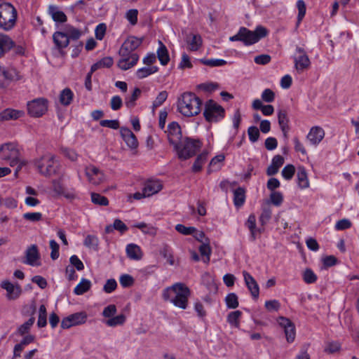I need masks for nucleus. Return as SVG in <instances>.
<instances>
[{
	"label": "nucleus",
	"mask_w": 359,
	"mask_h": 359,
	"mask_svg": "<svg viewBox=\"0 0 359 359\" xmlns=\"http://www.w3.org/2000/svg\"><path fill=\"white\" fill-rule=\"evenodd\" d=\"M191 291L184 283L178 282L165 287L162 291V298L175 307L185 310L189 306Z\"/></svg>",
	"instance_id": "obj_1"
},
{
	"label": "nucleus",
	"mask_w": 359,
	"mask_h": 359,
	"mask_svg": "<svg viewBox=\"0 0 359 359\" xmlns=\"http://www.w3.org/2000/svg\"><path fill=\"white\" fill-rule=\"evenodd\" d=\"M202 101L194 93H184L177 100L178 111L187 117L198 115L201 110Z\"/></svg>",
	"instance_id": "obj_2"
},
{
	"label": "nucleus",
	"mask_w": 359,
	"mask_h": 359,
	"mask_svg": "<svg viewBox=\"0 0 359 359\" xmlns=\"http://www.w3.org/2000/svg\"><path fill=\"white\" fill-rule=\"evenodd\" d=\"M17 20V11L10 3H0V28L9 31L13 29Z\"/></svg>",
	"instance_id": "obj_3"
},
{
	"label": "nucleus",
	"mask_w": 359,
	"mask_h": 359,
	"mask_svg": "<svg viewBox=\"0 0 359 359\" xmlns=\"http://www.w3.org/2000/svg\"><path fill=\"white\" fill-rule=\"evenodd\" d=\"M34 163L39 173L44 176L55 174L59 168V163L55 159V156L50 153L34 160Z\"/></svg>",
	"instance_id": "obj_4"
},
{
	"label": "nucleus",
	"mask_w": 359,
	"mask_h": 359,
	"mask_svg": "<svg viewBox=\"0 0 359 359\" xmlns=\"http://www.w3.org/2000/svg\"><path fill=\"white\" fill-rule=\"evenodd\" d=\"M201 147V143L199 140L186 137L184 140L182 139V143L174 149L177 152L180 158L186 160L195 155Z\"/></svg>",
	"instance_id": "obj_5"
},
{
	"label": "nucleus",
	"mask_w": 359,
	"mask_h": 359,
	"mask_svg": "<svg viewBox=\"0 0 359 359\" xmlns=\"http://www.w3.org/2000/svg\"><path fill=\"white\" fill-rule=\"evenodd\" d=\"M225 115L224 109L212 100H208L205 104L203 116L208 122H218Z\"/></svg>",
	"instance_id": "obj_6"
},
{
	"label": "nucleus",
	"mask_w": 359,
	"mask_h": 359,
	"mask_svg": "<svg viewBox=\"0 0 359 359\" xmlns=\"http://www.w3.org/2000/svg\"><path fill=\"white\" fill-rule=\"evenodd\" d=\"M20 155V151L14 143L8 142L0 147V159L8 161L11 167L18 164Z\"/></svg>",
	"instance_id": "obj_7"
},
{
	"label": "nucleus",
	"mask_w": 359,
	"mask_h": 359,
	"mask_svg": "<svg viewBox=\"0 0 359 359\" xmlns=\"http://www.w3.org/2000/svg\"><path fill=\"white\" fill-rule=\"evenodd\" d=\"M241 28L242 41L247 46L258 42L268 34V30L262 26L257 27L255 31H250L243 27Z\"/></svg>",
	"instance_id": "obj_8"
},
{
	"label": "nucleus",
	"mask_w": 359,
	"mask_h": 359,
	"mask_svg": "<svg viewBox=\"0 0 359 359\" xmlns=\"http://www.w3.org/2000/svg\"><path fill=\"white\" fill-rule=\"evenodd\" d=\"M20 79L19 72L16 69L0 64V88H6L11 83Z\"/></svg>",
	"instance_id": "obj_9"
},
{
	"label": "nucleus",
	"mask_w": 359,
	"mask_h": 359,
	"mask_svg": "<svg viewBox=\"0 0 359 359\" xmlns=\"http://www.w3.org/2000/svg\"><path fill=\"white\" fill-rule=\"evenodd\" d=\"M48 100L43 97L36 98L27 103L28 114L32 117H41L48 110Z\"/></svg>",
	"instance_id": "obj_10"
},
{
	"label": "nucleus",
	"mask_w": 359,
	"mask_h": 359,
	"mask_svg": "<svg viewBox=\"0 0 359 359\" xmlns=\"http://www.w3.org/2000/svg\"><path fill=\"white\" fill-rule=\"evenodd\" d=\"M293 60L294 67L299 73L309 69L311 65L310 59L305 50L299 46H297L295 48Z\"/></svg>",
	"instance_id": "obj_11"
},
{
	"label": "nucleus",
	"mask_w": 359,
	"mask_h": 359,
	"mask_svg": "<svg viewBox=\"0 0 359 359\" xmlns=\"http://www.w3.org/2000/svg\"><path fill=\"white\" fill-rule=\"evenodd\" d=\"M85 175L88 182L95 186L100 185L106 181V176L104 172L92 164L85 168Z\"/></svg>",
	"instance_id": "obj_12"
},
{
	"label": "nucleus",
	"mask_w": 359,
	"mask_h": 359,
	"mask_svg": "<svg viewBox=\"0 0 359 359\" xmlns=\"http://www.w3.org/2000/svg\"><path fill=\"white\" fill-rule=\"evenodd\" d=\"M165 133H167L169 143L172 145L174 148H177L178 144L182 143V140L181 128L179 123L176 121L170 123Z\"/></svg>",
	"instance_id": "obj_13"
},
{
	"label": "nucleus",
	"mask_w": 359,
	"mask_h": 359,
	"mask_svg": "<svg viewBox=\"0 0 359 359\" xmlns=\"http://www.w3.org/2000/svg\"><path fill=\"white\" fill-rule=\"evenodd\" d=\"M88 318L85 311L77 312L64 318L61 321L62 329H69L73 326L84 324Z\"/></svg>",
	"instance_id": "obj_14"
},
{
	"label": "nucleus",
	"mask_w": 359,
	"mask_h": 359,
	"mask_svg": "<svg viewBox=\"0 0 359 359\" xmlns=\"http://www.w3.org/2000/svg\"><path fill=\"white\" fill-rule=\"evenodd\" d=\"M119 59L117 62V66L119 69L126 71L135 66L139 60V55L137 53H126L118 52Z\"/></svg>",
	"instance_id": "obj_15"
},
{
	"label": "nucleus",
	"mask_w": 359,
	"mask_h": 359,
	"mask_svg": "<svg viewBox=\"0 0 359 359\" xmlns=\"http://www.w3.org/2000/svg\"><path fill=\"white\" fill-rule=\"evenodd\" d=\"M143 38L128 36L121 46L118 52L128 54L136 53L135 50L141 46Z\"/></svg>",
	"instance_id": "obj_16"
},
{
	"label": "nucleus",
	"mask_w": 359,
	"mask_h": 359,
	"mask_svg": "<svg viewBox=\"0 0 359 359\" xmlns=\"http://www.w3.org/2000/svg\"><path fill=\"white\" fill-rule=\"evenodd\" d=\"M280 326L283 328L285 334L286 340L288 343H292L294 341L296 336V331L294 325L287 318L280 317L278 319Z\"/></svg>",
	"instance_id": "obj_17"
},
{
	"label": "nucleus",
	"mask_w": 359,
	"mask_h": 359,
	"mask_svg": "<svg viewBox=\"0 0 359 359\" xmlns=\"http://www.w3.org/2000/svg\"><path fill=\"white\" fill-rule=\"evenodd\" d=\"M1 286L6 291V298L8 300H15L21 295L22 288L19 284H13L8 280H4Z\"/></svg>",
	"instance_id": "obj_18"
},
{
	"label": "nucleus",
	"mask_w": 359,
	"mask_h": 359,
	"mask_svg": "<svg viewBox=\"0 0 359 359\" xmlns=\"http://www.w3.org/2000/svg\"><path fill=\"white\" fill-rule=\"evenodd\" d=\"M325 137V130L320 126L312 127L306 135V139L311 145L317 146Z\"/></svg>",
	"instance_id": "obj_19"
},
{
	"label": "nucleus",
	"mask_w": 359,
	"mask_h": 359,
	"mask_svg": "<svg viewBox=\"0 0 359 359\" xmlns=\"http://www.w3.org/2000/svg\"><path fill=\"white\" fill-rule=\"evenodd\" d=\"M26 260L24 263L30 266H39L40 255L36 245H32L25 252Z\"/></svg>",
	"instance_id": "obj_20"
},
{
	"label": "nucleus",
	"mask_w": 359,
	"mask_h": 359,
	"mask_svg": "<svg viewBox=\"0 0 359 359\" xmlns=\"http://www.w3.org/2000/svg\"><path fill=\"white\" fill-rule=\"evenodd\" d=\"M245 283L253 298L257 299L259 294V287L255 279L246 271H243Z\"/></svg>",
	"instance_id": "obj_21"
},
{
	"label": "nucleus",
	"mask_w": 359,
	"mask_h": 359,
	"mask_svg": "<svg viewBox=\"0 0 359 359\" xmlns=\"http://www.w3.org/2000/svg\"><path fill=\"white\" fill-rule=\"evenodd\" d=\"M163 188L162 183L158 180H147L143 187L144 194L149 197L159 192Z\"/></svg>",
	"instance_id": "obj_22"
},
{
	"label": "nucleus",
	"mask_w": 359,
	"mask_h": 359,
	"mask_svg": "<svg viewBox=\"0 0 359 359\" xmlns=\"http://www.w3.org/2000/svg\"><path fill=\"white\" fill-rule=\"evenodd\" d=\"M120 133L123 138V140L125 141L126 144L132 148L135 149L138 146V142L135 137V135L133 133V132L126 127H122L120 129Z\"/></svg>",
	"instance_id": "obj_23"
},
{
	"label": "nucleus",
	"mask_w": 359,
	"mask_h": 359,
	"mask_svg": "<svg viewBox=\"0 0 359 359\" xmlns=\"http://www.w3.org/2000/svg\"><path fill=\"white\" fill-rule=\"evenodd\" d=\"M15 42L8 35L0 34V58L14 47Z\"/></svg>",
	"instance_id": "obj_24"
},
{
	"label": "nucleus",
	"mask_w": 359,
	"mask_h": 359,
	"mask_svg": "<svg viewBox=\"0 0 359 359\" xmlns=\"http://www.w3.org/2000/svg\"><path fill=\"white\" fill-rule=\"evenodd\" d=\"M48 13L55 22L63 23L67 20L65 13L60 11L59 8L55 5H50L48 8Z\"/></svg>",
	"instance_id": "obj_25"
},
{
	"label": "nucleus",
	"mask_w": 359,
	"mask_h": 359,
	"mask_svg": "<svg viewBox=\"0 0 359 359\" xmlns=\"http://www.w3.org/2000/svg\"><path fill=\"white\" fill-rule=\"evenodd\" d=\"M284 163V158L280 155H276L273 156L271 161V165L266 170V174L269 176L274 175L278 172L279 168L283 165Z\"/></svg>",
	"instance_id": "obj_26"
},
{
	"label": "nucleus",
	"mask_w": 359,
	"mask_h": 359,
	"mask_svg": "<svg viewBox=\"0 0 359 359\" xmlns=\"http://www.w3.org/2000/svg\"><path fill=\"white\" fill-rule=\"evenodd\" d=\"M127 256L133 260H140L142 257V252L140 248L134 243L127 245L126 248Z\"/></svg>",
	"instance_id": "obj_27"
},
{
	"label": "nucleus",
	"mask_w": 359,
	"mask_h": 359,
	"mask_svg": "<svg viewBox=\"0 0 359 359\" xmlns=\"http://www.w3.org/2000/svg\"><path fill=\"white\" fill-rule=\"evenodd\" d=\"M53 41L58 48H64L68 46L69 41L65 32H56L53 36Z\"/></svg>",
	"instance_id": "obj_28"
},
{
	"label": "nucleus",
	"mask_w": 359,
	"mask_h": 359,
	"mask_svg": "<svg viewBox=\"0 0 359 359\" xmlns=\"http://www.w3.org/2000/svg\"><path fill=\"white\" fill-rule=\"evenodd\" d=\"M158 48L156 53L158 59L162 65H166L170 61V56L166 46L161 41H158Z\"/></svg>",
	"instance_id": "obj_29"
},
{
	"label": "nucleus",
	"mask_w": 359,
	"mask_h": 359,
	"mask_svg": "<svg viewBox=\"0 0 359 359\" xmlns=\"http://www.w3.org/2000/svg\"><path fill=\"white\" fill-rule=\"evenodd\" d=\"M278 120L281 130L284 135H286V133L289 130V119L287 118V113L285 109H280L278 111Z\"/></svg>",
	"instance_id": "obj_30"
},
{
	"label": "nucleus",
	"mask_w": 359,
	"mask_h": 359,
	"mask_svg": "<svg viewBox=\"0 0 359 359\" xmlns=\"http://www.w3.org/2000/svg\"><path fill=\"white\" fill-rule=\"evenodd\" d=\"M74 98V93L72 90L69 88H66L63 89L59 95V100L61 104L64 106H68L69 105Z\"/></svg>",
	"instance_id": "obj_31"
},
{
	"label": "nucleus",
	"mask_w": 359,
	"mask_h": 359,
	"mask_svg": "<svg viewBox=\"0 0 359 359\" xmlns=\"http://www.w3.org/2000/svg\"><path fill=\"white\" fill-rule=\"evenodd\" d=\"M158 71L157 66H147L138 69L136 72V76L139 79H143L151 74L156 73Z\"/></svg>",
	"instance_id": "obj_32"
},
{
	"label": "nucleus",
	"mask_w": 359,
	"mask_h": 359,
	"mask_svg": "<svg viewBox=\"0 0 359 359\" xmlns=\"http://www.w3.org/2000/svg\"><path fill=\"white\" fill-rule=\"evenodd\" d=\"M126 320V316L121 313L116 316H112L111 318L103 320V323L107 325L108 327H114L116 326L123 325Z\"/></svg>",
	"instance_id": "obj_33"
},
{
	"label": "nucleus",
	"mask_w": 359,
	"mask_h": 359,
	"mask_svg": "<svg viewBox=\"0 0 359 359\" xmlns=\"http://www.w3.org/2000/svg\"><path fill=\"white\" fill-rule=\"evenodd\" d=\"M297 177L298 185L301 189H306L309 187V182L306 170L304 167L298 168Z\"/></svg>",
	"instance_id": "obj_34"
},
{
	"label": "nucleus",
	"mask_w": 359,
	"mask_h": 359,
	"mask_svg": "<svg viewBox=\"0 0 359 359\" xmlns=\"http://www.w3.org/2000/svg\"><path fill=\"white\" fill-rule=\"evenodd\" d=\"M90 286L91 283L89 280L82 278L81 282L74 287V292L76 295H81L88 291Z\"/></svg>",
	"instance_id": "obj_35"
},
{
	"label": "nucleus",
	"mask_w": 359,
	"mask_h": 359,
	"mask_svg": "<svg viewBox=\"0 0 359 359\" xmlns=\"http://www.w3.org/2000/svg\"><path fill=\"white\" fill-rule=\"evenodd\" d=\"M245 200V190L242 187L237 188L233 191V203L236 207L243 205Z\"/></svg>",
	"instance_id": "obj_36"
},
{
	"label": "nucleus",
	"mask_w": 359,
	"mask_h": 359,
	"mask_svg": "<svg viewBox=\"0 0 359 359\" xmlns=\"http://www.w3.org/2000/svg\"><path fill=\"white\" fill-rule=\"evenodd\" d=\"M23 115V111L12 109H6L1 113V117L6 120L17 119Z\"/></svg>",
	"instance_id": "obj_37"
},
{
	"label": "nucleus",
	"mask_w": 359,
	"mask_h": 359,
	"mask_svg": "<svg viewBox=\"0 0 359 359\" xmlns=\"http://www.w3.org/2000/svg\"><path fill=\"white\" fill-rule=\"evenodd\" d=\"M141 95V90L135 88L131 95L125 98V104L128 108H133L135 105V102Z\"/></svg>",
	"instance_id": "obj_38"
},
{
	"label": "nucleus",
	"mask_w": 359,
	"mask_h": 359,
	"mask_svg": "<svg viewBox=\"0 0 359 359\" xmlns=\"http://www.w3.org/2000/svg\"><path fill=\"white\" fill-rule=\"evenodd\" d=\"M189 49L192 51L198 50L202 45V39L198 34H191L190 39L187 41Z\"/></svg>",
	"instance_id": "obj_39"
},
{
	"label": "nucleus",
	"mask_w": 359,
	"mask_h": 359,
	"mask_svg": "<svg viewBox=\"0 0 359 359\" xmlns=\"http://www.w3.org/2000/svg\"><path fill=\"white\" fill-rule=\"evenodd\" d=\"M242 316V312L240 311H232L227 316V322L235 327H239V319Z\"/></svg>",
	"instance_id": "obj_40"
},
{
	"label": "nucleus",
	"mask_w": 359,
	"mask_h": 359,
	"mask_svg": "<svg viewBox=\"0 0 359 359\" xmlns=\"http://www.w3.org/2000/svg\"><path fill=\"white\" fill-rule=\"evenodd\" d=\"M65 33L67 35L69 40H77L81 36V32L79 29L69 25H66Z\"/></svg>",
	"instance_id": "obj_41"
},
{
	"label": "nucleus",
	"mask_w": 359,
	"mask_h": 359,
	"mask_svg": "<svg viewBox=\"0 0 359 359\" xmlns=\"http://www.w3.org/2000/svg\"><path fill=\"white\" fill-rule=\"evenodd\" d=\"M47 312L46 306L42 304L39 307L37 325L39 327H43L47 325Z\"/></svg>",
	"instance_id": "obj_42"
},
{
	"label": "nucleus",
	"mask_w": 359,
	"mask_h": 359,
	"mask_svg": "<svg viewBox=\"0 0 359 359\" xmlns=\"http://www.w3.org/2000/svg\"><path fill=\"white\" fill-rule=\"evenodd\" d=\"M207 161V153H201L199 154L195 162L194 163L192 170L194 172H198L201 170L203 165Z\"/></svg>",
	"instance_id": "obj_43"
},
{
	"label": "nucleus",
	"mask_w": 359,
	"mask_h": 359,
	"mask_svg": "<svg viewBox=\"0 0 359 359\" xmlns=\"http://www.w3.org/2000/svg\"><path fill=\"white\" fill-rule=\"evenodd\" d=\"M133 226L140 229L145 234L154 235L156 233L155 228L144 222L137 223Z\"/></svg>",
	"instance_id": "obj_44"
},
{
	"label": "nucleus",
	"mask_w": 359,
	"mask_h": 359,
	"mask_svg": "<svg viewBox=\"0 0 359 359\" xmlns=\"http://www.w3.org/2000/svg\"><path fill=\"white\" fill-rule=\"evenodd\" d=\"M297 8L298 9L297 27H298L306 14L305 2L303 0H298L297 1Z\"/></svg>",
	"instance_id": "obj_45"
},
{
	"label": "nucleus",
	"mask_w": 359,
	"mask_h": 359,
	"mask_svg": "<svg viewBox=\"0 0 359 359\" xmlns=\"http://www.w3.org/2000/svg\"><path fill=\"white\" fill-rule=\"evenodd\" d=\"M199 252L201 256L203 257V261L205 263H208L211 254V249L208 243H202V245L199 247Z\"/></svg>",
	"instance_id": "obj_46"
},
{
	"label": "nucleus",
	"mask_w": 359,
	"mask_h": 359,
	"mask_svg": "<svg viewBox=\"0 0 359 359\" xmlns=\"http://www.w3.org/2000/svg\"><path fill=\"white\" fill-rule=\"evenodd\" d=\"M304 281L307 284L314 283L317 280V276L311 269H306L302 273Z\"/></svg>",
	"instance_id": "obj_47"
},
{
	"label": "nucleus",
	"mask_w": 359,
	"mask_h": 359,
	"mask_svg": "<svg viewBox=\"0 0 359 359\" xmlns=\"http://www.w3.org/2000/svg\"><path fill=\"white\" fill-rule=\"evenodd\" d=\"M91 201L93 203L99 205L107 206L109 204V201L107 197L97 193L91 194Z\"/></svg>",
	"instance_id": "obj_48"
},
{
	"label": "nucleus",
	"mask_w": 359,
	"mask_h": 359,
	"mask_svg": "<svg viewBox=\"0 0 359 359\" xmlns=\"http://www.w3.org/2000/svg\"><path fill=\"white\" fill-rule=\"evenodd\" d=\"M200 62L210 67H221L226 64V61L222 59H201Z\"/></svg>",
	"instance_id": "obj_49"
},
{
	"label": "nucleus",
	"mask_w": 359,
	"mask_h": 359,
	"mask_svg": "<svg viewBox=\"0 0 359 359\" xmlns=\"http://www.w3.org/2000/svg\"><path fill=\"white\" fill-rule=\"evenodd\" d=\"M295 173V168L292 164L285 165L282 170L281 175L286 180H290Z\"/></svg>",
	"instance_id": "obj_50"
},
{
	"label": "nucleus",
	"mask_w": 359,
	"mask_h": 359,
	"mask_svg": "<svg viewBox=\"0 0 359 359\" xmlns=\"http://www.w3.org/2000/svg\"><path fill=\"white\" fill-rule=\"evenodd\" d=\"M225 302L229 309H236L238 306V297L235 293L229 294L225 298Z\"/></svg>",
	"instance_id": "obj_51"
},
{
	"label": "nucleus",
	"mask_w": 359,
	"mask_h": 359,
	"mask_svg": "<svg viewBox=\"0 0 359 359\" xmlns=\"http://www.w3.org/2000/svg\"><path fill=\"white\" fill-rule=\"evenodd\" d=\"M271 217V210L269 207H264L262 210L259 221L262 226H264Z\"/></svg>",
	"instance_id": "obj_52"
},
{
	"label": "nucleus",
	"mask_w": 359,
	"mask_h": 359,
	"mask_svg": "<svg viewBox=\"0 0 359 359\" xmlns=\"http://www.w3.org/2000/svg\"><path fill=\"white\" fill-rule=\"evenodd\" d=\"M98 243L97 237L93 235H88L83 241L85 246L93 249H97Z\"/></svg>",
	"instance_id": "obj_53"
},
{
	"label": "nucleus",
	"mask_w": 359,
	"mask_h": 359,
	"mask_svg": "<svg viewBox=\"0 0 359 359\" xmlns=\"http://www.w3.org/2000/svg\"><path fill=\"white\" fill-rule=\"evenodd\" d=\"M22 217L27 221L36 222L42 220L43 215L41 212H26L23 214Z\"/></svg>",
	"instance_id": "obj_54"
},
{
	"label": "nucleus",
	"mask_w": 359,
	"mask_h": 359,
	"mask_svg": "<svg viewBox=\"0 0 359 359\" xmlns=\"http://www.w3.org/2000/svg\"><path fill=\"white\" fill-rule=\"evenodd\" d=\"M35 321L34 317H31L27 321L20 325L18 330L20 335H24L29 332Z\"/></svg>",
	"instance_id": "obj_55"
},
{
	"label": "nucleus",
	"mask_w": 359,
	"mask_h": 359,
	"mask_svg": "<svg viewBox=\"0 0 359 359\" xmlns=\"http://www.w3.org/2000/svg\"><path fill=\"white\" fill-rule=\"evenodd\" d=\"M168 98V93L165 90L158 93L155 100L153 102V108H157L161 106Z\"/></svg>",
	"instance_id": "obj_56"
},
{
	"label": "nucleus",
	"mask_w": 359,
	"mask_h": 359,
	"mask_svg": "<svg viewBox=\"0 0 359 359\" xmlns=\"http://www.w3.org/2000/svg\"><path fill=\"white\" fill-rule=\"evenodd\" d=\"M116 312V306L114 304H109L103 309L102 315L103 317L109 319L114 316Z\"/></svg>",
	"instance_id": "obj_57"
},
{
	"label": "nucleus",
	"mask_w": 359,
	"mask_h": 359,
	"mask_svg": "<svg viewBox=\"0 0 359 359\" xmlns=\"http://www.w3.org/2000/svg\"><path fill=\"white\" fill-rule=\"evenodd\" d=\"M248 134L249 140L253 143L257 142L259 137V130L256 126L249 127Z\"/></svg>",
	"instance_id": "obj_58"
},
{
	"label": "nucleus",
	"mask_w": 359,
	"mask_h": 359,
	"mask_svg": "<svg viewBox=\"0 0 359 359\" xmlns=\"http://www.w3.org/2000/svg\"><path fill=\"white\" fill-rule=\"evenodd\" d=\"M175 230L183 235L187 236L191 235L194 232L195 228L192 226L187 227L183 224H178L175 226Z\"/></svg>",
	"instance_id": "obj_59"
},
{
	"label": "nucleus",
	"mask_w": 359,
	"mask_h": 359,
	"mask_svg": "<svg viewBox=\"0 0 359 359\" xmlns=\"http://www.w3.org/2000/svg\"><path fill=\"white\" fill-rule=\"evenodd\" d=\"M137 15L138 11L137 9H130L127 11L126 18L133 25H135L137 22Z\"/></svg>",
	"instance_id": "obj_60"
},
{
	"label": "nucleus",
	"mask_w": 359,
	"mask_h": 359,
	"mask_svg": "<svg viewBox=\"0 0 359 359\" xmlns=\"http://www.w3.org/2000/svg\"><path fill=\"white\" fill-rule=\"evenodd\" d=\"M50 248L51 249L50 257L55 260L59 257V245L55 240L50 241Z\"/></svg>",
	"instance_id": "obj_61"
},
{
	"label": "nucleus",
	"mask_w": 359,
	"mask_h": 359,
	"mask_svg": "<svg viewBox=\"0 0 359 359\" xmlns=\"http://www.w3.org/2000/svg\"><path fill=\"white\" fill-rule=\"evenodd\" d=\"M270 199L273 205L279 206L283 201V197L280 192L273 191L270 195Z\"/></svg>",
	"instance_id": "obj_62"
},
{
	"label": "nucleus",
	"mask_w": 359,
	"mask_h": 359,
	"mask_svg": "<svg viewBox=\"0 0 359 359\" xmlns=\"http://www.w3.org/2000/svg\"><path fill=\"white\" fill-rule=\"evenodd\" d=\"M116 287H117V283L115 280V279H113V278L109 279L107 280L106 283L104 284V285L103 287V290L106 293H111L116 290Z\"/></svg>",
	"instance_id": "obj_63"
},
{
	"label": "nucleus",
	"mask_w": 359,
	"mask_h": 359,
	"mask_svg": "<svg viewBox=\"0 0 359 359\" xmlns=\"http://www.w3.org/2000/svg\"><path fill=\"white\" fill-rule=\"evenodd\" d=\"M122 104V99L118 95L113 96L110 100L111 108L114 111L118 110L121 107Z\"/></svg>",
	"instance_id": "obj_64"
}]
</instances>
